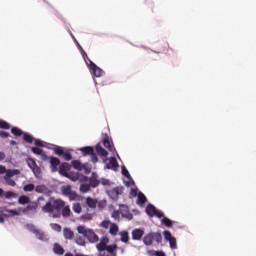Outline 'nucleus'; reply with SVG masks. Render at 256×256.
Wrapping results in <instances>:
<instances>
[{
	"mask_svg": "<svg viewBox=\"0 0 256 256\" xmlns=\"http://www.w3.org/2000/svg\"><path fill=\"white\" fill-rule=\"evenodd\" d=\"M44 213H48L49 217L59 219L61 215L63 217H69L71 215V209L69 206H65V201L61 199L51 200L43 207Z\"/></svg>",
	"mask_w": 256,
	"mask_h": 256,
	"instance_id": "obj_1",
	"label": "nucleus"
},
{
	"mask_svg": "<svg viewBox=\"0 0 256 256\" xmlns=\"http://www.w3.org/2000/svg\"><path fill=\"white\" fill-rule=\"evenodd\" d=\"M73 181H80V193H89L91 191V184L89 183V177L83 176L81 174H76Z\"/></svg>",
	"mask_w": 256,
	"mask_h": 256,
	"instance_id": "obj_2",
	"label": "nucleus"
},
{
	"mask_svg": "<svg viewBox=\"0 0 256 256\" xmlns=\"http://www.w3.org/2000/svg\"><path fill=\"white\" fill-rule=\"evenodd\" d=\"M153 241H156V243H161L163 241V237L158 232H152L144 236L143 243L146 246L153 245Z\"/></svg>",
	"mask_w": 256,
	"mask_h": 256,
	"instance_id": "obj_3",
	"label": "nucleus"
},
{
	"mask_svg": "<svg viewBox=\"0 0 256 256\" xmlns=\"http://www.w3.org/2000/svg\"><path fill=\"white\" fill-rule=\"evenodd\" d=\"M26 229L33 233L39 241H49V235H47L43 230H39L35 228V225L33 224H27Z\"/></svg>",
	"mask_w": 256,
	"mask_h": 256,
	"instance_id": "obj_4",
	"label": "nucleus"
},
{
	"mask_svg": "<svg viewBox=\"0 0 256 256\" xmlns=\"http://www.w3.org/2000/svg\"><path fill=\"white\" fill-rule=\"evenodd\" d=\"M26 163L35 175L36 179H41L43 177V174L41 173V168L37 165V162H35L32 158L26 159Z\"/></svg>",
	"mask_w": 256,
	"mask_h": 256,
	"instance_id": "obj_5",
	"label": "nucleus"
},
{
	"mask_svg": "<svg viewBox=\"0 0 256 256\" xmlns=\"http://www.w3.org/2000/svg\"><path fill=\"white\" fill-rule=\"evenodd\" d=\"M19 173H21V171H19L18 169L8 170L6 172V175L4 176V181L6 185H9L10 187H15L17 183H15V180H13L12 177H15V175H19Z\"/></svg>",
	"mask_w": 256,
	"mask_h": 256,
	"instance_id": "obj_6",
	"label": "nucleus"
},
{
	"mask_svg": "<svg viewBox=\"0 0 256 256\" xmlns=\"http://www.w3.org/2000/svg\"><path fill=\"white\" fill-rule=\"evenodd\" d=\"M37 205L36 202H30L27 207L22 208V213L23 215H35L37 213Z\"/></svg>",
	"mask_w": 256,
	"mask_h": 256,
	"instance_id": "obj_7",
	"label": "nucleus"
},
{
	"mask_svg": "<svg viewBox=\"0 0 256 256\" xmlns=\"http://www.w3.org/2000/svg\"><path fill=\"white\" fill-rule=\"evenodd\" d=\"M165 241H168L170 249H177V239L171 235V232L165 230L163 232Z\"/></svg>",
	"mask_w": 256,
	"mask_h": 256,
	"instance_id": "obj_8",
	"label": "nucleus"
},
{
	"mask_svg": "<svg viewBox=\"0 0 256 256\" xmlns=\"http://www.w3.org/2000/svg\"><path fill=\"white\" fill-rule=\"evenodd\" d=\"M123 194V187H116L112 190L107 191V195L112 199V201H117L119 199V195Z\"/></svg>",
	"mask_w": 256,
	"mask_h": 256,
	"instance_id": "obj_9",
	"label": "nucleus"
},
{
	"mask_svg": "<svg viewBox=\"0 0 256 256\" xmlns=\"http://www.w3.org/2000/svg\"><path fill=\"white\" fill-rule=\"evenodd\" d=\"M107 243H109V239L104 236L100 239V243L96 245V248L100 253L99 256H105V248L107 247Z\"/></svg>",
	"mask_w": 256,
	"mask_h": 256,
	"instance_id": "obj_10",
	"label": "nucleus"
},
{
	"mask_svg": "<svg viewBox=\"0 0 256 256\" xmlns=\"http://www.w3.org/2000/svg\"><path fill=\"white\" fill-rule=\"evenodd\" d=\"M61 191L62 193L66 196L69 197L70 199H77V197H79L77 195V193H75L72 189L70 185H64L61 187Z\"/></svg>",
	"mask_w": 256,
	"mask_h": 256,
	"instance_id": "obj_11",
	"label": "nucleus"
},
{
	"mask_svg": "<svg viewBox=\"0 0 256 256\" xmlns=\"http://www.w3.org/2000/svg\"><path fill=\"white\" fill-rule=\"evenodd\" d=\"M69 171H71V166L68 163H62L59 168V173L63 177H67L68 179L71 178V174H69Z\"/></svg>",
	"mask_w": 256,
	"mask_h": 256,
	"instance_id": "obj_12",
	"label": "nucleus"
},
{
	"mask_svg": "<svg viewBox=\"0 0 256 256\" xmlns=\"http://www.w3.org/2000/svg\"><path fill=\"white\" fill-rule=\"evenodd\" d=\"M120 215H122L124 219H128V221L133 219V214L129 212V207L127 205H120Z\"/></svg>",
	"mask_w": 256,
	"mask_h": 256,
	"instance_id": "obj_13",
	"label": "nucleus"
},
{
	"mask_svg": "<svg viewBox=\"0 0 256 256\" xmlns=\"http://www.w3.org/2000/svg\"><path fill=\"white\" fill-rule=\"evenodd\" d=\"M89 61V67L93 73V75H95L96 77H101V75H103V69L99 68V66H97L95 63H93V61L88 60Z\"/></svg>",
	"mask_w": 256,
	"mask_h": 256,
	"instance_id": "obj_14",
	"label": "nucleus"
},
{
	"mask_svg": "<svg viewBox=\"0 0 256 256\" xmlns=\"http://www.w3.org/2000/svg\"><path fill=\"white\" fill-rule=\"evenodd\" d=\"M101 180H99V175L96 172L92 173V176L88 178V183L91 187H99Z\"/></svg>",
	"mask_w": 256,
	"mask_h": 256,
	"instance_id": "obj_15",
	"label": "nucleus"
},
{
	"mask_svg": "<svg viewBox=\"0 0 256 256\" xmlns=\"http://www.w3.org/2000/svg\"><path fill=\"white\" fill-rule=\"evenodd\" d=\"M122 175H124V177H126V179L128 180L127 182H125V185L127 187H131V185H135V181H133V178H131V174H129V170H127L125 166H122Z\"/></svg>",
	"mask_w": 256,
	"mask_h": 256,
	"instance_id": "obj_16",
	"label": "nucleus"
},
{
	"mask_svg": "<svg viewBox=\"0 0 256 256\" xmlns=\"http://www.w3.org/2000/svg\"><path fill=\"white\" fill-rule=\"evenodd\" d=\"M76 230L79 235H82V237H84V239H87V236L89 235V232L91 231V228L80 225V226H77Z\"/></svg>",
	"mask_w": 256,
	"mask_h": 256,
	"instance_id": "obj_17",
	"label": "nucleus"
},
{
	"mask_svg": "<svg viewBox=\"0 0 256 256\" xmlns=\"http://www.w3.org/2000/svg\"><path fill=\"white\" fill-rule=\"evenodd\" d=\"M60 165H61V161L58 158L52 157L50 159V167H51L53 173L59 171Z\"/></svg>",
	"mask_w": 256,
	"mask_h": 256,
	"instance_id": "obj_18",
	"label": "nucleus"
},
{
	"mask_svg": "<svg viewBox=\"0 0 256 256\" xmlns=\"http://www.w3.org/2000/svg\"><path fill=\"white\" fill-rule=\"evenodd\" d=\"M143 235H145L143 229H134L132 231V239H134V241H141Z\"/></svg>",
	"mask_w": 256,
	"mask_h": 256,
	"instance_id": "obj_19",
	"label": "nucleus"
},
{
	"mask_svg": "<svg viewBox=\"0 0 256 256\" xmlns=\"http://www.w3.org/2000/svg\"><path fill=\"white\" fill-rule=\"evenodd\" d=\"M86 239L87 241H89V243H98L99 236H97L95 231L90 228V232L88 233V236L86 237Z\"/></svg>",
	"mask_w": 256,
	"mask_h": 256,
	"instance_id": "obj_20",
	"label": "nucleus"
},
{
	"mask_svg": "<svg viewBox=\"0 0 256 256\" xmlns=\"http://www.w3.org/2000/svg\"><path fill=\"white\" fill-rule=\"evenodd\" d=\"M118 167L119 164L117 163V158L112 156L110 159H108V164L105 166V169H117Z\"/></svg>",
	"mask_w": 256,
	"mask_h": 256,
	"instance_id": "obj_21",
	"label": "nucleus"
},
{
	"mask_svg": "<svg viewBox=\"0 0 256 256\" xmlns=\"http://www.w3.org/2000/svg\"><path fill=\"white\" fill-rule=\"evenodd\" d=\"M7 217H17L19 215H21V213H23V208L22 207H18L12 210H6Z\"/></svg>",
	"mask_w": 256,
	"mask_h": 256,
	"instance_id": "obj_22",
	"label": "nucleus"
},
{
	"mask_svg": "<svg viewBox=\"0 0 256 256\" xmlns=\"http://www.w3.org/2000/svg\"><path fill=\"white\" fill-rule=\"evenodd\" d=\"M63 236H64V239L71 240L73 239V237H75V234L71 231L70 228H64Z\"/></svg>",
	"mask_w": 256,
	"mask_h": 256,
	"instance_id": "obj_23",
	"label": "nucleus"
},
{
	"mask_svg": "<svg viewBox=\"0 0 256 256\" xmlns=\"http://www.w3.org/2000/svg\"><path fill=\"white\" fill-rule=\"evenodd\" d=\"M96 153L101 157H107V155H109V152H107V150H105L100 144L96 146Z\"/></svg>",
	"mask_w": 256,
	"mask_h": 256,
	"instance_id": "obj_24",
	"label": "nucleus"
},
{
	"mask_svg": "<svg viewBox=\"0 0 256 256\" xmlns=\"http://www.w3.org/2000/svg\"><path fill=\"white\" fill-rule=\"evenodd\" d=\"M156 211H157V208H155V206H153L152 204H149L146 207V213H147V215H149V217H155Z\"/></svg>",
	"mask_w": 256,
	"mask_h": 256,
	"instance_id": "obj_25",
	"label": "nucleus"
},
{
	"mask_svg": "<svg viewBox=\"0 0 256 256\" xmlns=\"http://www.w3.org/2000/svg\"><path fill=\"white\" fill-rule=\"evenodd\" d=\"M146 202H147V197H145V194L140 192L138 194L137 204L140 205L141 207H143V205H145Z\"/></svg>",
	"mask_w": 256,
	"mask_h": 256,
	"instance_id": "obj_26",
	"label": "nucleus"
},
{
	"mask_svg": "<svg viewBox=\"0 0 256 256\" xmlns=\"http://www.w3.org/2000/svg\"><path fill=\"white\" fill-rule=\"evenodd\" d=\"M53 251L56 255H63V253H65V249H63V247H61V245L58 243L54 244Z\"/></svg>",
	"mask_w": 256,
	"mask_h": 256,
	"instance_id": "obj_27",
	"label": "nucleus"
},
{
	"mask_svg": "<svg viewBox=\"0 0 256 256\" xmlns=\"http://www.w3.org/2000/svg\"><path fill=\"white\" fill-rule=\"evenodd\" d=\"M109 233L113 236L117 235V233H119V226H117L115 223H112L109 228Z\"/></svg>",
	"mask_w": 256,
	"mask_h": 256,
	"instance_id": "obj_28",
	"label": "nucleus"
},
{
	"mask_svg": "<svg viewBox=\"0 0 256 256\" xmlns=\"http://www.w3.org/2000/svg\"><path fill=\"white\" fill-rule=\"evenodd\" d=\"M85 203L87 207H90V209H95V207H97V201H95V199H92L90 197L86 199Z\"/></svg>",
	"mask_w": 256,
	"mask_h": 256,
	"instance_id": "obj_29",
	"label": "nucleus"
},
{
	"mask_svg": "<svg viewBox=\"0 0 256 256\" xmlns=\"http://www.w3.org/2000/svg\"><path fill=\"white\" fill-rule=\"evenodd\" d=\"M31 198L29 196H20L18 199L19 205H28Z\"/></svg>",
	"mask_w": 256,
	"mask_h": 256,
	"instance_id": "obj_30",
	"label": "nucleus"
},
{
	"mask_svg": "<svg viewBox=\"0 0 256 256\" xmlns=\"http://www.w3.org/2000/svg\"><path fill=\"white\" fill-rule=\"evenodd\" d=\"M71 37L74 39L78 49L81 51L82 57L83 59H87V53H85V50H83V47H81V45L79 44V42H77V39H75V36H73V34H71Z\"/></svg>",
	"mask_w": 256,
	"mask_h": 256,
	"instance_id": "obj_31",
	"label": "nucleus"
},
{
	"mask_svg": "<svg viewBox=\"0 0 256 256\" xmlns=\"http://www.w3.org/2000/svg\"><path fill=\"white\" fill-rule=\"evenodd\" d=\"M104 147L106 149H109V151H115V147L111 145V142L109 141V137H106L103 142Z\"/></svg>",
	"mask_w": 256,
	"mask_h": 256,
	"instance_id": "obj_32",
	"label": "nucleus"
},
{
	"mask_svg": "<svg viewBox=\"0 0 256 256\" xmlns=\"http://www.w3.org/2000/svg\"><path fill=\"white\" fill-rule=\"evenodd\" d=\"M36 193H47L49 189L45 185H38L35 188Z\"/></svg>",
	"mask_w": 256,
	"mask_h": 256,
	"instance_id": "obj_33",
	"label": "nucleus"
},
{
	"mask_svg": "<svg viewBox=\"0 0 256 256\" xmlns=\"http://www.w3.org/2000/svg\"><path fill=\"white\" fill-rule=\"evenodd\" d=\"M80 151H82L84 155H92L95 150L93 149V147L88 146V147L80 148Z\"/></svg>",
	"mask_w": 256,
	"mask_h": 256,
	"instance_id": "obj_34",
	"label": "nucleus"
},
{
	"mask_svg": "<svg viewBox=\"0 0 256 256\" xmlns=\"http://www.w3.org/2000/svg\"><path fill=\"white\" fill-rule=\"evenodd\" d=\"M23 191H25V193H31V191H35V184H25L23 186Z\"/></svg>",
	"mask_w": 256,
	"mask_h": 256,
	"instance_id": "obj_35",
	"label": "nucleus"
},
{
	"mask_svg": "<svg viewBox=\"0 0 256 256\" xmlns=\"http://www.w3.org/2000/svg\"><path fill=\"white\" fill-rule=\"evenodd\" d=\"M161 223H162V225H165L166 227H173L174 222L171 219L167 218V217H163L161 219Z\"/></svg>",
	"mask_w": 256,
	"mask_h": 256,
	"instance_id": "obj_36",
	"label": "nucleus"
},
{
	"mask_svg": "<svg viewBox=\"0 0 256 256\" xmlns=\"http://www.w3.org/2000/svg\"><path fill=\"white\" fill-rule=\"evenodd\" d=\"M120 237H121V242L122 243H128V241H129V234L127 233V231L120 232Z\"/></svg>",
	"mask_w": 256,
	"mask_h": 256,
	"instance_id": "obj_37",
	"label": "nucleus"
},
{
	"mask_svg": "<svg viewBox=\"0 0 256 256\" xmlns=\"http://www.w3.org/2000/svg\"><path fill=\"white\" fill-rule=\"evenodd\" d=\"M72 166L74 167V169H77L78 171H83V169L85 168V166H82L81 162L77 160L72 161Z\"/></svg>",
	"mask_w": 256,
	"mask_h": 256,
	"instance_id": "obj_38",
	"label": "nucleus"
},
{
	"mask_svg": "<svg viewBox=\"0 0 256 256\" xmlns=\"http://www.w3.org/2000/svg\"><path fill=\"white\" fill-rule=\"evenodd\" d=\"M111 225H113V223H111V220L105 219L101 222L100 227H103V229H110Z\"/></svg>",
	"mask_w": 256,
	"mask_h": 256,
	"instance_id": "obj_39",
	"label": "nucleus"
},
{
	"mask_svg": "<svg viewBox=\"0 0 256 256\" xmlns=\"http://www.w3.org/2000/svg\"><path fill=\"white\" fill-rule=\"evenodd\" d=\"M17 197V194L12 191L4 192V198L3 199H15Z\"/></svg>",
	"mask_w": 256,
	"mask_h": 256,
	"instance_id": "obj_40",
	"label": "nucleus"
},
{
	"mask_svg": "<svg viewBox=\"0 0 256 256\" xmlns=\"http://www.w3.org/2000/svg\"><path fill=\"white\" fill-rule=\"evenodd\" d=\"M75 242L77 243V245H80V247H85V245H87L85 238H83L81 236L76 237Z\"/></svg>",
	"mask_w": 256,
	"mask_h": 256,
	"instance_id": "obj_41",
	"label": "nucleus"
},
{
	"mask_svg": "<svg viewBox=\"0 0 256 256\" xmlns=\"http://www.w3.org/2000/svg\"><path fill=\"white\" fill-rule=\"evenodd\" d=\"M11 133L13 135H15L16 137H21V135H23V130H21V129L17 128V127H13L11 129Z\"/></svg>",
	"mask_w": 256,
	"mask_h": 256,
	"instance_id": "obj_42",
	"label": "nucleus"
},
{
	"mask_svg": "<svg viewBox=\"0 0 256 256\" xmlns=\"http://www.w3.org/2000/svg\"><path fill=\"white\" fill-rule=\"evenodd\" d=\"M100 183H101V185H103L104 187H111V185H112L111 180L106 179V178H101V179H100Z\"/></svg>",
	"mask_w": 256,
	"mask_h": 256,
	"instance_id": "obj_43",
	"label": "nucleus"
},
{
	"mask_svg": "<svg viewBox=\"0 0 256 256\" xmlns=\"http://www.w3.org/2000/svg\"><path fill=\"white\" fill-rule=\"evenodd\" d=\"M23 140H24L26 143H33V136H31V134L24 133V135H23Z\"/></svg>",
	"mask_w": 256,
	"mask_h": 256,
	"instance_id": "obj_44",
	"label": "nucleus"
},
{
	"mask_svg": "<svg viewBox=\"0 0 256 256\" xmlns=\"http://www.w3.org/2000/svg\"><path fill=\"white\" fill-rule=\"evenodd\" d=\"M72 209H73L74 213H78V214L81 213V211H82L81 204L74 203Z\"/></svg>",
	"mask_w": 256,
	"mask_h": 256,
	"instance_id": "obj_45",
	"label": "nucleus"
},
{
	"mask_svg": "<svg viewBox=\"0 0 256 256\" xmlns=\"http://www.w3.org/2000/svg\"><path fill=\"white\" fill-rule=\"evenodd\" d=\"M112 217H113V219H115V221H119V219L121 217V211L120 210H114L112 212Z\"/></svg>",
	"mask_w": 256,
	"mask_h": 256,
	"instance_id": "obj_46",
	"label": "nucleus"
},
{
	"mask_svg": "<svg viewBox=\"0 0 256 256\" xmlns=\"http://www.w3.org/2000/svg\"><path fill=\"white\" fill-rule=\"evenodd\" d=\"M0 129H11V125L6 121L0 120Z\"/></svg>",
	"mask_w": 256,
	"mask_h": 256,
	"instance_id": "obj_47",
	"label": "nucleus"
},
{
	"mask_svg": "<svg viewBox=\"0 0 256 256\" xmlns=\"http://www.w3.org/2000/svg\"><path fill=\"white\" fill-rule=\"evenodd\" d=\"M91 219H93V214H91V213L84 214L81 216L82 221H91Z\"/></svg>",
	"mask_w": 256,
	"mask_h": 256,
	"instance_id": "obj_48",
	"label": "nucleus"
},
{
	"mask_svg": "<svg viewBox=\"0 0 256 256\" xmlns=\"http://www.w3.org/2000/svg\"><path fill=\"white\" fill-rule=\"evenodd\" d=\"M32 153L35 155H43V150L41 148L32 147L31 148Z\"/></svg>",
	"mask_w": 256,
	"mask_h": 256,
	"instance_id": "obj_49",
	"label": "nucleus"
},
{
	"mask_svg": "<svg viewBox=\"0 0 256 256\" xmlns=\"http://www.w3.org/2000/svg\"><path fill=\"white\" fill-rule=\"evenodd\" d=\"M51 228L53 229V231H57V233H61V229H62L61 225L52 223Z\"/></svg>",
	"mask_w": 256,
	"mask_h": 256,
	"instance_id": "obj_50",
	"label": "nucleus"
},
{
	"mask_svg": "<svg viewBox=\"0 0 256 256\" xmlns=\"http://www.w3.org/2000/svg\"><path fill=\"white\" fill-rule=\"evenodd\" d=\"M54 153L56 154V155H63V153H65V151H63V148H61V147H56V148H54Z\"/></svg>",
	"mask_w": 256,
	"mask_h": 256,
	"instance_id": "obj_51",
	"label": "nucleus"
},
{
	"mask_svg": "<svg viewBox=\"0 0 256 256\" xmlns=\"http://www.w3.org/2000/svg\"><path fill=\"white\" fill-rule=\"evenodd\" d=\"M62 156L65 159V161H71L72 159L71 154L69 152H64Z\"/></svg>",
	"mask_w": 256,
	"mask_h": 256,
	"instance_id": "obj_52",
	"label": "nucleus"
},
{
	"mask_svg": "<svg viewBox=\"0 0 256 256\" xmlns=\"http://www.w3.org/2000/svg\"><path fill=\"white\" fill-rule=\"evenodd\" d=\"M90 157H91L92 163H97V161H99V158H97V154H95V152L90 154Z\"/></svg>",
	"mask_w": 256,
	"mask_h": 256,
	"instance_id": "obj_53",
	"label": "nucleus"
},
{
	"mask_svg": "<svg viewBox=\"0 0 256 256\" xmlns=\"http://www.w3.org/2000/svg\"><path fill=\"white\" fill-rule=\"evenodd\" d=\"M154 215H155L156 217H158V219H161V217H164L163 212L160 211V210H158V209H156V212L154 213Z\"/></svg>",
	"mask_w": 256,
	"mask_h": 256,
	"instance_id": "obj_54",
	"label": "nucleus"
},
{
	"mask_svg": "<svg viewBox=\"0 0 256 256\" xmlns=\"http://www.w3.org/2000/svg\"><path fill=\"white\" fill-rule=\"evenodd\" d=\"M34 145H36V147H43V141H41L39 139H35Z\"/></svg>",
	"mask_w": 256,
	"mask_h": 256,
	"instance_id": "obj_55",
	"label": "nucleus"
},
{
	"mask_svg": "<svg viewBox=\"0 0 256 256\" xmlns=\"http://www.w3.org/2000/svg\"><path fill=\"white\" fill-rule=\"evenodd\" d=\"M0 137L2 139H7V137H9V133H7L5 131H0Z\"/></svg>",
	"mask_w": 256,
	"mask_h": 256,
	"instance_id": "obj_56",
	"label": "nucleus"
},
{
	"mask_svg": "<svg viewBox=\"0 0 256 256\" xmlns=\"http://www.w3.org/2000/svg\"><path fill=\"white\" fill-rule=\"evenodd\" d=\"M7 171H9V170H7V168H5V166L0 165V175H3V173L7 174Z\"/></svg>",
	"mask_w": 256,
	"mask_h": 256,
	"instance_id": "obj_57",
	"label": "nucleus"
},
{
	"mask_svg": "<svg viewBox=\"0 0 256 256\" xmlns=\"http://www.w3.org/2000/svg\"><path fill=\"white\" fill-rule=\"evenodd\" d=\"M156 254H157V251H154V250L147 251V255H149V256H156Z\"/></svg>",
	"mask_w": 256,
	"mask_h": 256,
	"instance_id": "obj_58",
	"label": "nucleus"
},
{
	"mask_svg": "<svg viewBox=\"0 0 256 256\" xmlns=\"http://www.w3.org/2000/svg\"><path fill=\"white\" fill-rule=\"evenodd\" d=\"M5 157H7V156L5 155V152H1V151H0V162H1V161H5Z\"/></svg>",
	"mask_w": 256,
	"mask_h": 256,
	"instance_id": "obj_59",
	"label": "nucleus"
},
{
	"mask_svg": "<svg viewBox=\"0 0 256 256\" xmlns=\"http://www.w3.org/2000/svg\"><path fill=\"white\" fill-rule=\"evenodd\" d=\"M130 195H132V197H137V189H131Z\"/></svg>",
	"mask_w": 256,
	"mask_h": 256,
	"instance_id": "obj_60",
	"label": "nucleus"
},
{
	"mask_svg": "<svg viewBox=\"0 0 256 256\" xmlns=\"http://www.w3.org/2000/svg\"><path fill=\"white\" fill-rule=\"evenodd\" d=\"M156 256H165V252H163V251H156Z\"/></svg>",
	"mask_w": 256,
	"mask_h": 256,
	"instance_id": "obj_61",
	"label": "nucleus"
},
{
	"mask_svg": "<svg viewBox=\"0 0 256 256\" xmlns=\"http://www.w3.org/2000/svg\"><path fill=\"white\" fill-rule=\"evenodd\" d=\"M0 197H1V199H3L5 197V192L1 188H0Z\"/></svg>",
	"mask_w": 256,
	"mask_h": 256,
	"instance_id": "obj_62",
	"label": "nucleus"
},
{
	"mask_svg": "<svg viewBox=\"0 0 256 256\" xmlns=\"http://www.w3.org/2000/svg\"><path fill=\"white\" fill-rule=\"evenodd\" d=\"M0 223H5V218H3V216L0 215Z\"/></svg>",
	"mask_w": 256,
	"mask_h": 256,
	"instance_id": "obj_63",
	"label": "nucleus"
},
{
	"mask_svg": "<svg viewBox=\"0 0 256 256\" xmlns=\"http://www.w3.org/2000/svg\"><path fill=\"white\" fill-rule=\"evenodd\" d=\"M10 145H17V142L15 140H11Z\"/></svg>",
	"mask_w": 256,
	"mask_h": 256,
	"instance_id": "obj_64",
	"label": "nucleus"
}]
</instances>
